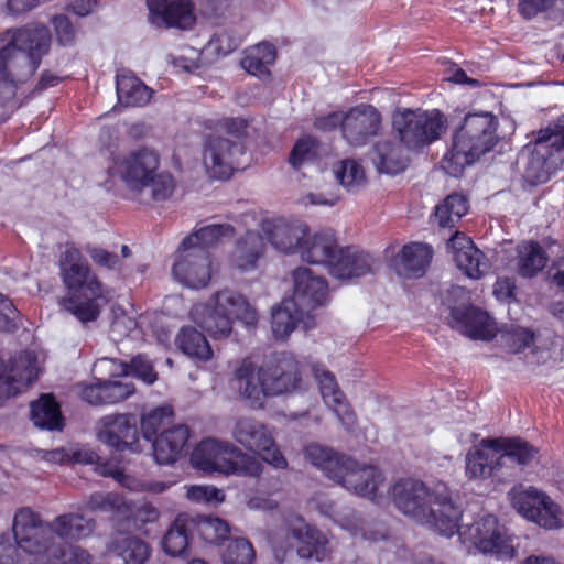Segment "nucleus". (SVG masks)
I'll list each match as a JSON object with an SVG mask.
<instances>
[{
	"label": "nucleus",
	"mask_w": 564,
	"mask_h": 564,
	"mask_svg": "<svg viewBox=\"0 0 564 564\" xmlns=\"http://www.w3.org/2000/svg\"><path fill=\"white\" fill-rule=\"evenodd\" d=\"M391 495L403 514L430 525L441 535L452 536L458 531L462 511L446 486L431 490L420 480L401 479L393 485Z\"/></svg>",
	"instance_id": "1"
},
{
	"label": "nucleus",
	"mask_w": 564,
	"mask_h": 564,
	"mask_svg": "<svg viewBox=\"0 0 564 564\" xmlns=\"http://www.w3.org/2000/svg\"><path fill=\"white\" fill-rule=\"evenodd\" d=\"M51 32L44 25L8 29L0 34V94H13V85L26 82L48 53Z\"/></svg>",
	"instance_id": "2"
},
{
	"label": "nucleus",
	"mask_w": 564,
	"mask_h": 564,
	"mask_svg": "<svg viewBox=\"0 0 564 564\" xmlns=\"http://www.w3.org/2000/svg\"><path fill=\"white\" fill-rule=\"evenodd\" d=\"M51 522L30 507L19 508L12 519V533L20 549L32 556L30 564H90V554L77 545L50 536Z\"/></svg>",
	"instance_id": "3"
},
{
	"label": "nucleus",
	"mask_w": 564,
	"mask_h": 564,
	"mask_svg": "<svg viewBox=\"0 0 564 564\" xmlns=\"http://www.w3.org/2000/svg\"><path fill=\"white\" fill-rule=\"evenodd\" d=\"M59 268L65 286L74 292L61 301L62 307L84 324L96 321L100 315V302H106L105 289L82 252L67 246L59 257Z\"/></svg>",
	"instance_id": "4"
},
{
	"label": "nucleus",
	"mask_w": 564,
	"mask_h": 564,
	"mask_svg": "<svg viewBox=\"0 0 564 564\" xmlns=\"http://www.w3.org/2000/svg\"><path fill=\"white\" fill-rule=\"evenodd\" d=\"M109 171L135 198L148 194L153 200L162 202L175 189L173 176L161 171L160 154L148 148L119 156Z\"/></svg>",
	"instance_id": "5"
},
{
	"label": "nucleus",
	"mask_w": 564,
	"mask_h": 564,
	"mask_svg": "<svg viewBox=\"0 0 564 564\" xmlns=\"http://www.w3.org/2000/svg\"><path fill=\"white\" fill-rule=\"evenodd\" d=\"M498 119L490 112L465 116L463 123L453 135V145L442 160L443 170L458 176L467 165L489 152L498 141Z\"/></svg>",
	"instance_id": "6"
},
{
	"label": "nucleus",
	"mask_w": 564,
	"mask_h": 564,
	"mask_svg": "<svg viewBox=\"0 0 564 564\" xmlns=\"http://www.w3.org/2000/svg\"><path fill=\"white\" fill-rule=\"evenodd\" d=\"M191 317L214 338L228 337L235 318L248 326L254 325L258 319L257 312L249 302L241 294L228 289L214 294L208 303L195 305Z\"/></svg>",
	"instance_id": "7"
},
{
	"label": "nucleus",
	"mask_w": 564,
	"mask_h": 564,
	"mask_svg": "<svg viewBox=\"0 0 564 564\" xmlns=\"http://www.w3.org/2000/svg\"><path fill=\"white\" fill-rule=\"evenodd\" d=\"M446 119L440 110L404 109L393 115L392 128L400 143L410 151L419 150L441 138Z\"/></svg>",
	"instance_id": "8"
},
{
	"label": "nucleus",
	"mask_w": 564,
	"mask_h": 564,
	"mask_svg": "<svg viewBox=\"0 0 564 564\" xmlns=\"http://www.w3.org/2000/svg\"><path fill=\"white\" fill-rule=\"evenodd\" d=\"M232 438L245 449L260 455L261 459L276 469H286L288 460L274 440L272 430L263 422L239 417L231 430Z\"/></svg>",
	"instance_id": "9"
},
{
	"label": "nucleus",
	"mask_w": 564,
	"mask_h": 564,
	"mask_svg": "<svg viewBox=\"0 0 564 564\" xmlns=\"http://www.w3.org/2000/svg\"><path fill=\"white\" fill-rule=\"evenodd\" d=\"M564 115L553 126L538 132L535 144L529 161L538 182H544L564 160Z\"/></svg>",
	"instance_id": "10"
},
{
	"label": "nucleus",
	"mask_w": 564,
	"mask_h": 564,
	"mask_svg": "<svg viewBox=\"0 0 564 564\" xmlns=\"http://www.w3.org/2000/svg\"><path fill=\"white\" fill-rule=\"evenodd\" d=\"M509 496L512 507L525 519L545 529H557L562 525L560 507L539 489L518 487Z\"/></svg>",
	"instance_id": "11"
},
{
	"label": "nucleus",
	"mask_w": 564,
	"mask_h": 564,
	"mask_svg": "<svg viewBox=\"0 0 564 564\" xmlns=\"http://www.w3.org/2000/svg\"><path fill=\"white\" fill-rule=\"evenodd\" d=\"M243 145L219 134L205 138L203 164L213 178H228L235 170L242 165Z\"/></svg>",
	"instance_id": "12"
},
{
	"label": "nucleus",
	"mask_w": 564,
	"mask_h": 564,
	"mask_svg": "<svg viewBox=\"0 0 564 564\" xmlns=\"http://www.w3.org/2000/svg\"><path fill=\"white\" fill-rule=\"evenodd\" d=\"M459 536L464 543H469L484 554L492 553L509 558L516 554L503 528L499 525L498 519L492 514H486L475 520L459 532Z\"/></svg>",
	"instance_id": "13"
},
{
	"label": "nucleus",
	"mask_w": 564,
	"mask_h": 564,
	"mask_svg": "<svg viewBox=\"0 0 564 564\" xmlns=\"http://www.w3.org/2000/svg\"><path fill=\"white\" fill-rule=\"evenodd\" d=\"M465 473L468 479H486L495 477L505 479L510 474L503 473V456L499 440H482L473 446L465 457Z\"/></svg>",
	"instance_id": "14"
},
{
	"label": "nucleus",
	"mask_w": 564,
	"mask_h": 564,
	"mask_svg": "<svg viewBox=\"0 0 564 564\" xmlns=\"http://www.w3.org/2000/svg\"><path fill=\"white\" fill-rule=\"evenodd\" d=\"M343 464L340 476L335 482L348 491L371 500L381 497L384 478L378 468L360 464L349 456Z\"/></svg>",
	"instance_id": "15"
},
{
	"label": "nucleus",
	"mask_w": 564,
	"mask_h": 564,
	"mask_svg": "<svg viewBox=\"0 0 564 564\" xmlns=\"http://www.w3.org/2000/svg\"><path fill=\"white\" fill-rule=\"evenodd\" d=\"M259 369L268 397L290 393L300 384L299 362L291 354L281 352Z\"/></svg>",
	"instance_id": "16"
},
{
	"label": "nucleus",
	"mask_w": 564,
	"mask_h": 564,
	"mask_svg": "<svg viewBox=\"0 0 564 564\" xmlns=\"http://www.w3.org/2000/svg\"><path fill=\"white\" fill-rule=\"evenodd\" d=\"M174 278L191 289L205 288L212 278L209 254L202 248L180 247V254L172 269Z\"/></svg>",
	"instance_id": "17"
},
{
	"label": "nucleus",
	"mask_w": 564,
	"mask_h": 564,
	"mask_svg": "<svg viewBox=\"0 0 564 564\" xmlns=\"http://www.w3.org/2000/svg\"><path fill=\"white\" fill-rule=\"evenodd\" d=\"M381 127V115L371 105L361 104L344 113L343 138L354 147L366 144Z\"/></svg>",
	"instance_id": "18"
},
{
	"label": "nucleus",
	"mask_w": 564,
	"mask_h": 564,
	"mask_svg": "<svg viewBox=\"0 0 564 564\" xmlns=\"http://www.w3.org/2000/svg\"><path fill=\"white\" fill-rule=\"evenodd\" d=\"M261 229L270 243L286 254H299L302 243L308 235V225L300 219L264 220Z\"/></svg>",
	"instance_id": "19"
},
{
	"label": "nucleus",
	"mask_w": 564,
	"mask_h": 564,
	"mask_svg": "<svg viewBox=\"0 0 564 564\" xmlns=\"http://www.w3.org/2000/svg\"><path fill=\"white\" fill-rule=\"evenodd\" d=\"M294 301L302 311L311 314L312 311L325 304L328 295L326 281L314 274L305 267H299L292 272Z\"/></svg>",
	"instance_id": "20"
},
{
	"label": "nucleus",
	"mask_w": 564,
	"mask_h": 564,
	"mask_svg": "<svg viewBox=\"0 0 564 564\" xmlns=\"http://www.w3.org/2000/svg\"><path fill=\"white\" fill-rule=\"evenodd\" d=\"M37 375V359L33 352H21L9 365L0 360V395L9 398L19 393L31 384Z\"/></svg>",
	"instance_id": "21"
},
{
	"label": "nucleus",
	"mask_w": 564,
	"mask_h": 564,
	"mask_svg": "<svg viewBox=\"0 0 564 564\" xmlns=\"http://www.w3.org/2000/svg\"><path fill=\"white\" fill-rule=\"evenodd\" d=\"M137 421L131 414H110L99 420L98 440L118 451H139Z\"/></svg>",
	"instance_id": "22"
},
{
	"label": "nucleus",
	"mask_w": 564,
	"mask_h": 564,
	"mask_svg": "<svg viewBox=\"0 0 564 564\" xmlns=\"http://www.w3.org/2000/svg\"><path fill=\"white\" fill-rule=\"evenodd\" d=\"M149 19L158 28L189 29L195 22L191 0H147Z\"/></svg>",
	"instance_id": "23"
},
{
	"label": "nucleus",
	"mask_w": 564,
	"mask_h": 564,
	"mask_svg": "<svg viewBox=\"0 0 564 564\" xmlns=\"http://www.w3.org/2000/svg\"><path fill=\"white\" fill-rule=\"evenodd\" d=\"M312 373L318 384L325 404L337 415L340 423L348 430L356 425V415L339 389L334 375L322 365H312Z\"/></svg>",
	"instance_id": "24"
},
{
	"label": "nucleus",
	"mask_w": 564,
	"mask_h": 564,
	"mask_svg": "<svg viewBox=\"0 0 564 564\" xmlns=\"http://www.w3.org/2000/svg\"><path fill=\"white\" fill-rule=\"evenodd\" d=\"M449 324L473 339L490 340L498 332L495 321L474 306H451Z\"/></svg>",
	"instance_id": "25"
},
{
	"label": "nucleus",
	"mask_w": 564,
	"mask_h": 564,
	"mask_svg": "<svg viewBox=\"0 0 564 564\" xmlns=\"http://www.w3.org/2000/svg\"><path fill=\"white\" fill-rule=\"evenodd\" d=\"M447 248L452 251L456 265L470 279H480L488 270V261L464 234L456 232L448 241Z\"/></svg>",
	"instance_id": "26"
},
{
	"label": "nucleus",
	"mask_w": 564,
	"mask_h": 564,
	"mask_svg": "<svg viewBox=\"0 0 564 564\" xmlns=\"http://www.w3.org/2000/svg\"><path fill=\"white\" fill-rule=\"evenodd\" d=\"M375 258L357 247L339 248L329 273L336 279L349 280L373 272Z\"/></svg>",
	"instance_id": "27"
},
{
	"label": "nucleus",
	"mask_w": 564,
	"mask_h": 564,
	"mask_svg": "<svg viewBox=\"0 0 564 564\" xmlns=\"http://www.w3.org/2000/svg\"><path fill=\"white\" fill-rule=\"evenodd\" d=\"M236 445L230 442H221L208 438L199 443L192 455L193 465L204 471H219L227 474L230 468V459Z\"/></svg>",
	"instance_id": "28"
},
{
	"label": "nucleus",
	"mask_w": 564,
	"mask_h": 564,
	"mask_svg": "<svg viewBox=\"0 0 564 564\" xmlns=\"http://www.w3.org/2000/svg\"><path fill=\"white\" fill-rule=\"evenodd\" d=\"M286 532L301 542L297 547L300 557L323 561L329 553L328 540L318 530L306 525L301 517H294L286 524Z\"/></svg>",
	"instance_id": "29"
},
{
	"label": "nucleus",
	"mask_w": 564,
	"mask_h": 564,
	"mask_svg": "<svg viewBox=\"0 0 564 564\" xmlns=\"http://www.w3.org/2000/svg\"><path fill=\"white\" fill-rule=\"evenodd\" d=\"M338 243L335 232L332 229H324L305 237L299 256L303 261L312 264H323L330 270L332 262L338 251Z\"/></svg>",
	"instance_id": "30"
},
{
	"label": "nucleus",
	"mask_w": 564,
	"mask_h": 564,
	"mask_svg": "<svg viewBox=\"0 0 564 564\" xmlns=\"http://www.w3.org/2000/svg\"><path fill=\"white\" fill-rule=\"evenodd\" d=\"M189 430L184 424L173 425L154 438L153 456L158 464L169 465L175 463L188 441Z\"/></svg>",
	"instance_id": "31"
},
{
	"label": "nucleus",
	"mask_w": 564,
	"mask_h": 564,
	"mask_svg": "<svg viewBox=\"0 0 564 564\" xmlns=\"http://www.w3.org/2000/svg\"><path fill=\"white\" fill-rule=\"evenodd\" d=\"M135 391L132 382L98 380L96 383L84 386L82 398L93 405H109L124 401Z\"/></svg>",
	"instance_id": "32"
},
{
	"label": "nucleus",
	"mask_w": 564,
	"mask_h": 564,
	"mask_svg": "<svg viewBox=\"0 0 564 564\" xmlns=\"http://www.w3.org/2000/svg\"><path fill=\"white\" fill-rule=\"evenodd\" d=\"M433 251L424 243H412L404 246L393 258L394 271L405 278L421 276L432 259Z\"/></svg>",
	"instance_id": "33"
},
{
	"label": "nucleus",
	"mask_w": 564,
	"mask_h": 564,
	"mask_svg": "<svg viewBox=\"0 0 564 564\" xmlns=\"http://www.w3.org/2000/svg\"><path fill=\"white\" fill-rule=\"evenodd\" d=\"M237 389L242 399L253 409L263 406L268 398L267 389L261 378L259 368H254L251 364H243L236 373Z\"/></svg>",
	"instance_id": "34"
},
{
	"label": "nucleus",
	"mask_w": 564,
	"mask_h": 564,
	"mask_svg": "<svg viewBox=\"0 0 564 564\" xmlns=\"http://www.w3.org/2000/svg\"><path fill=\"white\" fill-rule=\"evenodd\" d=\"M94 528V520L77 512H69L57 516L51 521L50 536L55 534L63 540H80L89 536Z\"/></svg>",
	"instance_id": "35"
},
{
	"label": "nucleus",
	"mask_w": 564,
	"mask_h": 564,
	"mask_svg": "<svg viewBox=\"0 0 564 564\" xmlns=\"http://www.w3.org/2000/svg\"><path fill=\"white\" fill-rule=\"evenodd\" d=\"M372 162L380 173L398 174L408 164V156L401 147L392 140L378 141L372 149Z\"/></svg>",
	"instance_id": "36"
},
{
	"label": "nucleus",
	"mask_w": 564,
	"mask_h": 564,
	"mask_svg": "<svg viewBox=\"0 0 564 564\" xmlns=\"http://www.w3.org/2000/svg\"><path fill=\"white\" fill-rule=\"evenodd\" d=\"M152 93V89L132 73L123 70L117 75V96L121 105L145 106L151 100Z\"/></svg>",
	"instance_id": "37"
},
{
	"label": "nucleus",
	"mask_w": 564,
	"mask_h": 564,
	"mask_svg": "<svg viewBox=\"0 0 564 564\" xmlns=\"http://www.w3.org/2000/svg\"><path fill=\"white\" fill-rule=\"evenodd\" d=\"M310 314L302 311L294 301L284 299L272 310L271 329L276 339L284 340L296 328L297 324Z\"/></svg>",
	"instance_id": "38"
},
{
	"label": "nucleus",
	"mask_w": 564,
	"mask_h": 564,
	"mask_svg": "<svg viewBox=\"0 0 564 564\" xmlns=\"http://www.w3.org/2000/svg\"><path fill=\"white\" fill-rule=\"evenodd\" d=\"M193 520L184 513L178 514L166 530L161 545L163 552L173 557L186 554L189 545V531Z\"/></svg>",
	"instance_id": "39"
},
{
	"label": "nucleus",
	"mask_w": 564,
	"mask_h": 564,
	"mask_svg": "<svg viewBox=\"0 0 564 564\" xmlns=\"http://www.w3.org/2000/svg\"><path fill=\"white\" fill-rule=\"evenodd\" d=\"M305 458L321 469L329 479L336 481L348 456L339 454L329 447L310 444L304 449Z\"/></svg>",
	"instance_id": "40"
},
{
	"label": "nucleus",
	"mask_w": 564,
	"mask_h": 564,
	"mask_svg": "<svg viewBox=\"0 0 564 564\" xmlns=\"http://www.w3.org/2000/svg\"><path fill=\"white\" fill-rule=\"evenodd\" d=\"M305 458L321 469L329 479L336 481L348 456L339 454L329 447L310 444L304 449Z\"/></svg>",
	"instance_id": "41"
},
{
	"label": "nucleus",
	"mask_w": 564,
	"mask_h": 564,
	"mask_svg": "<svg viewBox=\"0 0 564 564\" xmlns=\"http://www.w3.org/2000/svg\"><path fill=\"white\" fill-rule=\"evenodd\" d=\"M264 242L260 234L248 231L240 238L231 256L232 264L247 271L256 268L258 259L263 254Z\"/></svg>",
	"instance_id": "42"
},
{
	"label": "nucleus",
	"mask_w": 564,
	"mask_h": 564,
	"mask_svg": "<svg viewBox=\"0 0 564 564\" xmlns=\"http://www.w3.org/2000/svg\"><path fill=\"white\" fill-rule=\"evenodd\" d=\"M275 57V47L270 43L263 42L249 47L240 64L249 74L259 78H267L270 75L268 67L274 63Z\"/></svg>",
	"instance_id": "43"
},
{
	"label": "nucleus",
	"mask_w": 564,
	"mask_h": 564,
	"mask_svg": "<svg viewBox=\"0 0 564 564\" xmlns=\"http://www.w3.org/2000/svg\"><path fill=\"white\" fill-rule=\"evenodd\" d=\"M318 510L322 514L330 518L340 528L349 531L351 534H361L365 539H370V536L364 532L361 519L352 509L337 506L336 502L328 499H322L318 501ZM376 539V536H371V540Z\"/></svg>",
	"instance_id": "44"
},
{
	"label": "nucleus",
	"mask_w": 564,
	"mask_h": 564,
	"mask_svg": "<svg viewBox=\"0 0 564 564\" xmlns=\"http://www.w3.org/2000/svg\"><path fill=\"white\" fill-rule=\"evenodd\" d=\"M175 343L186 356L194 360L207 361L213 357V350L206 337L193 327H183Z\"/></svg>",
	"instance_id": "45"
},
{
	"label": "nucleus",
	"mask_w": 564,
	"mask_h": 564,
	"mask_svg": "<svg viewBox=\"0 0 564 564\" xmlns=\"http://www.w3.org/2000/svg\"><path fill=\"white\" fill-rule=\"evenodd\" d=\"M31 420L35 426L45 430H61L63 427L59 406L48 394H43L37 401L31 403Z\"/></svg>",
	"instance_id": "46"
},
{
	"label": "nucleus",
	"mask_w": 564,
	"mask_h": 564,
	"mask_svg": "<svg viewBox=\"0 0 564 564\" xmlns=\"http://www.w3.org/2000/svg\"><path fill=\"white\" fill-rule=\"evenodd\" d=\"M467 210V198L464 195L453 193L435 207L434 220L441 228H452Z\"/></svg>",
	"instance_id": "47"
},
{
	"label": "nucleus",
	"mask_w": 564,
	"mask_h": 564,
	"mask_svg": "<svg viewBox=\"0 0 564 564\" xmlns=\"http://www.w3.org/2000/svg\"><path fill=\"white\" fill-rule=\"evenodd\" d=\"M115 551L124 564H144L151 556V546L134 535L121 536L115 541Z\"/></svg>",
	"instance_id": "48"
},
{
	"label": "nucleus",
	"mask_w": 564,
	"mask_h": 564,
	"mask_svg": "<svg viewBox=\"0 0 564 564\" xmlns=\"http://www.w3.org/2000/svg\"><path fill=\"white\" fill-rule=\"evenodd\" d=\"M234 228L229 224H212L199 228L192 235L183 239L182 246L192 248H202L207 251V248L215 246L221 238L231 237Z\"/></svg>",
	"instance_id": "49"
},
{
	"label": "nucleus",
	"mask_w": 564,
	"mask_h": 564,
	"mask_svg": "<svg viewBox=\"0 0 564 564\" xmlns=\"http://www.w3.org/2000/svg\"><path fill=\"white\" fill-rule=\"evenodd\" d=\"M518 271L522 276H533L546 264V254L538 242H523L518 246Z\"/></svg>",
	"instance_id": "50"
},
{
	"label": "nucleus",
	"mask_w": 564,
	"mask_h": 564,
	"mask_svg": "<svg viewBox=\"0 0 564 564\" xmlns=\"http://www.w3.org/2000/svg\"><path fill=\"white\" fill-rule=\"evenodd\" d=\"M333 171L338 183L348 192H357L366 184L364 167L352 159L337 162Z\"/></svg>",
	"instance_id": "51"
},
{
	"label": "nucleus",
	"mask_w": 564,
	"mask_h": 564,
	"mask_svg": "<svg viewBox=\"0 0 564 564\" xmlns=\"http://www.w3.org/2000/svg\"><path fill=\"white\" fill-rule=\"evenodd\" d=\"M501 456H503V468L508 463L529 465L538 457V449L521 440H510L501 443Z\"/></svg>",
	"instance_id": "52"
},
{
	"label": "nucleus",
	"mask_w": 564,
	"mask_h": 564,
	"mask_svg": "<svg viewBox=\"0 0 564 564\" xmlns=\"http://www.w3.org/2000/svg\"><path fill=\"white\" fill-rule=\"evenodd\" d=\"M500 337L509 351L519 354L534 344L535 335L530 328L511 324L501 329Z\"/></svg>",
	"instance_id": "53"
},
{
	"label": "nucleus",
	"mask_w": 564,
	"mask_h": 564,
	"mask_svg": "<svg viewBox=\"0 0 564 564\" xmlns=\"http://www.w3.org/2000/svg\"><path fill=\"white\" fill-rule=\"evenodd\" d=\"M173 412L170 408H156L141 419V432L148 441H154L159 433L170 429Z\"/></svg>",
	"instance_id": "54"
},
{
	"label": "nucleus",
	"mask_w": 564,
	"mask_h": 564,
	"mask_svg": "<svg viewBox=\"0 0 564 564\" xmlns=\"http://www.w3.org/2000/svg\"><path fill=\"white\" fill-rule=\"evenodd\" d=\"M234 455L230 459V468L226 475H239L258 477L263 471L262 462L250 454L242 452L239 447L232 448Z\"/></svg>",
	"instance_id": "55"
},
{
	"label": "nucleus",
	"mask_w": 564,
	"mask_h": 564,
	"mask_svg": "<svg viewBox=\"0 0 564 564\" xmlns=\"http://www.w3.org/2000/svg\"><path fill=\"white\" fill-rule=\"evenodd\" d=\"M256 552L252 544L243 538L231 540L223 553L224 564H251Z\"/></svg>",
	"instance_id": "56"
},
{
	"label": "nucleus",
	"mask_w": 564,
	"mask_h": 564,
	"mask_svg": "<svg viewBox=\"0 0 564 564\" xmlns=\"http://www.w3.org/2000/svg\"><path fill=\"white\" fill-rule=\"evenodd\" d=\"M198 534L207 543L218 544L230 533L229 524L220 518H203L197 523Z\"/></svg>",
	"instance_id": "57"
},
{
	"label": "nucleus",
	"mask_w": 564,
	"mask_h": 564,
	"mask_svg": "<svg viewBox=\"0 0 564 564\" xmlns=\"http://www.w3.org/2000/svg\"><path fill=\"white\" fill-rule=\"evenodd\" d=\"M319 151V143L312 137L300 139L290 154V163L294 169H300L304 164L314 161Z\"/></svg>",
	"instance_id": "58"
},
{
	"label": "nucleus",
	"mask_w": 564,
	"mask_h": 564,
	"mask_svg": "<svg viewBox=\"0 0 564 564\" xmlns=\"http://www.w3.org/2000/svg\"><path fill=\"white\" fill-rule=\"evenodd\" d=\"M186 496L191 501L197 503L218 505L225 500L224 491L214 486H191Z\"/></svg>",
	"instance_id": "59"
},
{
	"label": "nucleus",
	"mask_w": 564,
	"mask_h": 564,
	"mask_svg": "<svg viewBox=\"0 0 564 564\" xmlns=\"http://www.w3.org/2000/svg\"><path fill=\"white\" fill-rule=\"evenodd\" d=\"M122 505L121 498L113 494H94L87 500V507L90 510L105 512L118 511Z\"/></svg>",
	"instance_id": "60"
},
{
	"label": "nucleus",
	"mask_w": 564,
	"mask_h": 564,
	"mask_svg": "<svg viewBox=\"0 0 564 564\" xmlns=\"http://www.w3.org/2000/svg\"><path fill=\"white\" fill-rule=\"evenodd\" d=\"M93 371L99 376L118 377L129 375V366L113 358H100L94 364Z\"/></svg>",
	"instance_id": "61"
},
{
	"label": "nucleus",
	"mask_w": 564,
	"mask_h": 564,
	"mask_svg": "<svg viewBox=\"0 0 564 564\" xmlns=\"http://www.w3.org/2000/svg\"><path fill=\"white\" fill-rule=\"evenodd\" d=\"M563 0H518V11L525 19L556 7Z\"/></svg>",
	"instance_id": "62"
},
{
	"label": "nucleus",
	"mask_w": 564,
	"mask_h": 564,
	"mask_svg": "<svg viewBox=\"0 0 564 564\" xmlns=\"http://www.w3.org/2000/svg\"><path fill=\"white\" fill-rule=\"evenodd\" d=\"M129 373L151 384L156 380V373L151 362L143 356H137L131 360Z\"/></svg>",
	"instance_id": "63"
},
{
	"label": "nucleus",
	"mask_w": 564,
	"mask_h": 564,
	"mask_svg": "<svg viewBox=\"0 0 564 564\" xmlns=\"http://www.w3.org/2000/svg\"><path fill=\"white\" fill-rule=\"evenodd\" d=\"M56 37L59 44L70 45L75 40V30L69 19L65 15H57L53 19Z\"/></svg>",
	"instance_id": "64"
}]
</instances>
